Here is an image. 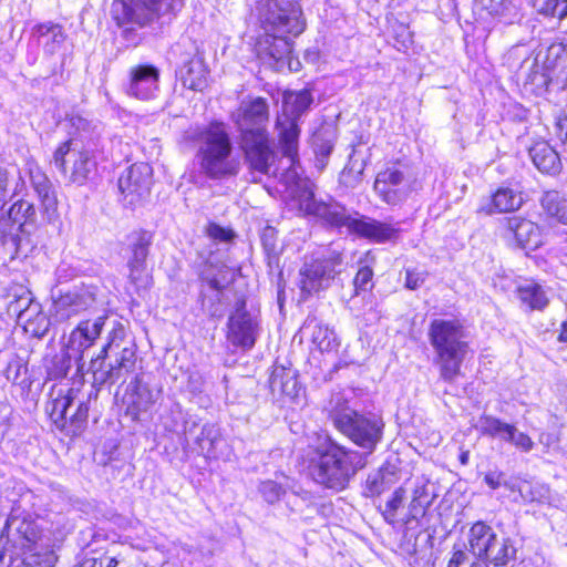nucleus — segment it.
<instances>
[{
    "instance_id": "f257e3e1",
    "label": "nucleus",
    "mask_w": 567,
    "mask_h": 567,
    "mask_svg": "<svg viewBox=\"0 0 567 567\" xmlns=\"http://www.w3.org/2000/svg\"><path fill=\"white\" fill-rule=\"evenodd\" d=\"M300 130L293 122L282 126L279 133V146L282 157L278 159L276 173L269 177L277 179L297 204L299 212L307 216H315L321 221L317 206L329 205V202L317 200L309 181L301 177V167L298 157V137Z\"/></svg>"
},
{
    "instance_id": "f03ea898",
    "label": "nucleus",
    "mask_w": 567,
    "mask_h": 567,
    "mask_svg": "<svg viewBox=\"0 0 567 567\" xmlns=\"http://www.w3.org/2000/svg\"><path fill=\"white\" fill-rule=\"evenodd\" d=\"M365 465V454L327 436L315 450L309 474L316 483L327 488L342 491Z\"/></svg>"
},
{
    "instance_id": "7ed1b4c3",
    "label": "nucleus",
    "mask_w": 567,
    "mask_h": 567,
    "mask_svg": "<svg viewBox=\"0 0 567 567\" xmlns=\"http://www.w3.org/2000/svg\"><path fill=\"white\" fill-rule=\"evenodd\" d=\"M185 138L197 144L199 166L208 178L225 179L239 173L240 162L231 156L233 144L223 123L189 127Z\"/></svg>"
},
{
    "instance_id": "20e7f679",
    "label": "nucleus",
    "mask_w": 567,
    "mask_h": 567,
    "mask_svg": "<svg viewBox=\"0 0 567 567\" xmlns=\"http://www.w3.org/2000/svg\"><path fill=\"white\" fill-rule=\"evenodd\" d=\"M427 337L440 379L450 384L454 383L470 352L465 328L455 319H434L429 326Z\"/></svg>"
},
{
    "instance_id": "39448f33",
    "label": "nucleus",
    "mask_w": 567,
    "mask_h": 567,
    "mask_svg": "<svg viewBox=\"0 0 567 567\" xmlns=\"http://www.w3.org/2000/svg\"><path fill=\"white\" fill-rule=\"evenodd\" d=\"M333 426L365 454L374 452L383 436L384 423L372 413H360L351 409L340 394L333 395L326 408Z\"/></svg>"
},
{
    "instance_id": "423d86ee",
    "label": "nucleus",
    "mask_w": 567,
    "mask_h": 567,
    "mask_svg": "<svg viewBox=\"0 0 567 567\" xmlns=\"http://www.w3.org/2000/svg\"><path fill=\"white\" fill-rule=\"evenodd\" d=\"M317 213L321 215V223L339 230L346 229L378 244L394 240L400 229L390 223L380 221L359 213H350L346 206L336 200L329 205L317 206Z\"/></svg>"
},
{
    "instance_id": "0eeeda50",
    "label": "nucleus",
    "mask_w": 567,
    "mask_h": 567,
    "mask_svg": "<svg viewBox=\"0 0 567 567\" xmlns=\"http://www.w3.org/2000/svg\"><path fill=\"white\" fill-rule=\"evenodd\" d=\"M256 10L265 32L297 37L305 30L301 7L295 0H260Z\"/></svg>"
},
{
    "instance_id": "6e6552de",
    "label": "nucleus",
    "mask_w": 567,
    "mask_h": 567,
    "mask_svg": "<svg viewBox=\"0 0 567 567\" xmlns=\"http://www.w3.org/2000/svg\"><path fill=\"white\" fill-rule=\"evenodd\" d=\"M125 334L123 326L114 328L110 333L109 342L102 348L101 353L91 360L90 370L93 373L94 382L99 384H114L121 379H125L135 369L136 353L133 347H125L115 359L114 363L105 364V357L110 348L117 339H123Z\"/></svg>"
},
{
    "instance_id": "1a4fd4ad",
    "label": "nucleus",
    "mask_w": 567,
    "mask_h": 567,
    "mask_svg": "<svg viewBox=\"0 0 567 567\" xmlns=\"http://www.w3.org/2000/svg\"><path fill=\"white\" fill-rule=\"evenodd\" d=\"M175 0H114L112 16L121 28L144 27L174 8Z\"/></svg>"
},
{
    "instance_id": "9d476101",
    "label": "nucleus",
    "mask_w": 567,
    "mask_h": 567,
    "mask_svg": "<svg viewBox=\"0 0 567 567\" xmlns=\"http://www.w3.org/2000/svg\"><path fill=\"white\" fill-rule=\"evenodd\" d=\"M240 148L244 154L245 164L252 175V182H260L261 176L269 177L276 173L275 166L280 158L275 151L269 134H246L240 137Z\"/></svg>"
},
{
    "instance_id": "9b49d317",
    "label": "nucleus",
    "mask_w": 567,
    "mask_h": 567,
    "mask_svg": "<svg viewBox=\"0 0 567 567\" xmlns=\"http://www.w3.org/2000/svg\"><path fill=\"white\" fill-rule=\"evenodd\" d=\"M53 163L70 182L84 184L95 172L96 162L87 150L73 141L62 143L53 154Z\"/></svg>"
},
{
    "instance_id": "f8f14e48",
    "label": "nucleus",
    "mask_w": 567,
    "mask_h": 567,
    "mask_svg": "<svg viewBox=\"0 0 567 567\" xmlns=\"http://www.w3.org/2000/svg\"><path fill=\"white\" fill-rule=\"evenodd\" d=\"M415 178L406 166L394 164L379 172L374 190L382 202L391 206L403 204L414 189Z\"/></svg>"
},
{
    "instance_id": "ddd939ff",
    "label": "nucleus",
    "mask_w": 567,
    "mask_h": 567,
    "mask_svg": "<svg viewBox=\"0 0 567 567\" xmlns=\"http://www.w3.org/2000/svg\"><path fill=\"white\" fill-rule=\"evenodd\" d=\"M342 256L336 250L327 251L322 258L306 262L300 269L299 287L303 295H311L327 289L336 275L340 272Z\"/></svg>"
},
{
    "instance_id": "4468645a",
    "label": "nucleus",
    "mask_w": 567,
    "mask_h": 567,
    "mask_svg": "<svg viewBox=\"0 0 567 567\" xmlns=\"http://www.w3.org/2000/svg\"><path fill=\"white\" fill-rule=\"evenodd\" d=\"M96 303L94 287H79L69 290L53 300L52 316L56 321H66L84 311L91 310Z\"/></svg>"
},
{
    "instance_id": "2eb2a0df",
    "label": "nucleus",
    "mask_w": 567,
    "mask_h": 567,
    "mask_svg": "<svg viewBox=\"0 0 567 567\" xmlns=\"http://www.w3.org/2000/svg\"><path fill=\"white\" fill-rule=\"evenodd\" d=\"M152 167L147 163L131 165L118 178V188L128 205H136L151 190Z\"/></svg>"
},
{
    "instance_id": "dca6fc26",
    "label": "nucleus",
    "mask_w": 567,
    "mask_h": 567,
    "mask_svg": "<svg viewBox=\"0 0 567 567\" xmlns=\"http://www.w3.org/2000/svg\"><path fill=\"white\" fill-rule=\"evenodd\" d=\"M478 430L483 435L499 439L523 453H529L535 446L528 434L519 431L514 424L506 423L492 415L481 416Z\"/></svg>"
},
{
    "instance_id": "f3484780",
    "label": "nucleus",
    "mask_w": 567,
    "mask_h": 567,
    "mask_svg": "<svg viewBox=\"0 0 567 567\" xmlns=\"http://www.w3.org/2000/svg\"><path fill=\"white\" fill-rule=\"evenodd\" d=\"M245 308V300L236 303V309L228 319L227 339L235 347L251 349L256 342L258 323Z\"/></svg>"
},
{
    "instance_id": "a211bd4d",
    "label": "nucleus",
    "mask_w": 567,
    "mask_h": 567,
    "mask_svg": "<svg viewBox=\"0 0 567 567\" xmlns=\"http://www.w3.org/2000/svg\"><path fill=\"white\" fill-rule=\"evenodd\" d=\"M234 280V274L220 270L218 276L206 280V287L202 290V307L213 318H221L228 305L225 289Z\"/></svg>"
},
{
    "instance_id": "6ab92c4d",
    "label": "nucleus",
    "mask_w": 567,
    "mask_h": 567,
    "mask_svg": "<svg viewBox=\"0 0 567 567\" xmlns=\"http://www.w3.org/2000/svg\"><path fill=\"white\" fill-rule=\"evenodd\" d=\"M7 543L16 554L32 551L41 539V529L38 524L28 518L10 517L6 524Z\"/></svg>"
},
{
    "instance_id": "aec40b11",
    "label": "nucleus",
    "mask_w": 567,
    "mask_h": 567,
    "mask_svg": "<svg viewBox=\"0 0 567 567\" xmlns=\"http://www.w3.org/2000/svg\"><path fill=\"white\" fill-rule=\"evenodd\" d=\"M159 71L151 64L134 65L128 71L126 92L130 96L147 101L156 97L158 92Z\"/></svg>"
},
{
    "instance_id": "412c9836",
    "label": "nucleus",
    "mask_w": 567,
    "mask_h": 567,
    "mask_svg": "<svg viewBox=\"0 0 567 567\" xmlns=\"http://www.w3.org/2000/svg\"><path fill=\"white\" fill-rule=\"evenodd\" d=\"M269 120L268 104L262 97L243 102L237 120L240 137L246 134H266Z\"/></svg>"
},
{
    "instance_id": "4be33fe9",
    "label": "nucleus",
    "mask_w": 567,
    "mask_h": 567,
    "mask_svg": "<svg viewBox=\"0 0 567 567\" xmlns=\"http://www.w3.org/2000/svg\"><path fill=\"white\" fill-rule=\"evenodd\" d=\"M157 398L158 391H153L140 377H135L127 385L123 398L126 413L133 420H137L141 413L147 412L154 405Z\"/></svg>"
},
{
    "instance_id": "5701e85b",
    "label": "nucleus",
    "mask_w": 567,
    "mask_h": 567,
    "mask_svg": "<svg viewBox=\"0 0 567 567\" xmlns=\"http://www.w3.org/2000/svg\"><path fill=\"white\" fill-rule=\"evenodd\" d=\"M506 237H514L524 249L535 250L543 245V236L537 224L519 216L504 219Z\"/></svg>"
},
{
    "instance_id": "b1692460",
    "label": "nucleus",
    "mask_w": 567,
    "mask_h": 567,
    "mask_svg": "<svg viewBox=\"0 0 567 567\" xmlns=\"http://www.w3.org/2000/svg\"><path fill=\"white\" fill-rule=\"evenodd\" d=\"M105 321L106 316H100L94 320L81 321L70 334L69 351L76 353L79 355L78 359H83L84 351L91 348L101 336Z\"/></svg>"
},
{
    "instance_id": "393cba45",
    "label": "nucleus",
    "mask_w": 567,
    "mask_h": 567,
    "mask_svg": "<svg viewBox=\"0 0 567 567\" xmlns=\"http://www.w3.org/2000/svg\"><path fill=\"white\" fill-rule=\"evenodd\" d=\"M257 52L260 56H269L280 66L287 63L290 70L293 69L292 42L287 38V34L265 32L264 38L257 44Z\"/></svg>"
},
{
    "instance_id": "a878e982",
    "label": "nucleus",
    "mask_w": 567,
    "mask_h": 567,
    "mask_svg": "<svg viewBox=\"0 0 567 567\" xmlns=\"http://www.w3.org/2000/svg\"><path fill=\"white\" fill-rule=\"evenodd\" d=\"M302 330L310 333L312 344L326 353H337L340 348V340L333 328L318 321L316 318H308Z\"/></svg>"
},
{
    "instance_id": "bb28decb",
    "label": "nucleus",
    "mask_w": 567,
    "mask_h": 567,
    "mask_svg": "<svg viewBox=\"0 0 567 567\" xmlns=\"http://www.w3.org/2000/svg\"><path fill=\"white\" fill-rule=\"evenodd\" d=\"M529 157L535 167L548 175H557L561 171V161L556 152L546 141L535 142L529 147Z\"/></svg>"
},
{
    "instance_id": "cd10ccee",
    "label": "nucleus",
    "mask_w": 567,
    "mask_h": 567,
    "mask_svg": "<svg viewBox=\"0 0 567 567\" xmlns=\"http://www.w3.org/2000/svg\"><path fill=\"white\" fill-rule=\"evenodd\" d=\"M497 535L494 529L484 522H476L468 530L467 542L470 551L477 558H483L496 542Z\"/></svg>"
},
{
    "instance_id": "c85d7f7f",
    "label": "nucleus",
    "mask_w": 567,
    "mask_h": 567,
    "mask_svg": "<svg viewBox=\"0 0 567 567\" xmlns=\"http://www.w3.org/2000/svg\"><path fill=\"white\" fill-rule=\"evenodd\" d=\"M269 386L274 394L296 398L299 392L297 372L290 367L275 364L269 378Z\"/></svg>"
},
{
    "instance_id": "c756f323",
    "label": "nucleus",
    "mask_w": 567,
    "mask_h": 567,
    "mask_svg": "<svg viewBox=\"0 0 567 567\" xmlns=\"http://www.w3.org/2000/svg\"><path fill=\"white\" fill-rule=\"evenodd\" d=\"M183 86L193 91H203L207 86L208 70L200 56H194L178 72Z\"/></svg>"
},
{
    "instance_id": "7c9ffc66",
    "label": "nucleus",
    "mask_w": 567,
    "mask_h": 567,
    "mask_svg": "<svg viewBox=\"0 0 567 567\" xmlns=\"http://www.w3.org/2000/svg\"><path fill=\"white\" fill-rule=\"evenodd\" d=\"M522 205L523 197L520 193L508 187H502L493 194L491 202L487 205L482 206L480 210L487 215H492L514 212L519 209Z\"/></svg>"
},
{
    "instance_id": "2f4dec72",
    "label": "nucleus",
    "mask_w": 567,
    "mask_h": 567,
    "mask_svg": "<svg viewBox=\"0 0 567 567\" xmlns=\"http://www.w3.org/2000/svg\"><path fill=\"white\" fill-rule=\"evenodd\" d=\"M6 214L20 228L22 235L29 237L37 229V212L34 205L29 200H17Z\"/></svg>"
},
{
    "instance_id": "473e14b6",
    "label": "nucleus",
    "mask_w": 567,
    "mask_h": 567,
    "mask_svg": "<svg viewBox=\"0 0 567 567\" xmlns=\"http://www.w3.org/2000/svg\"><path fill=\"white\" fill-rule=\"evenodd\" d=\"M223 442L220 429L216 424H204L200 433L195 440L198 453L207 458L219 456L218 446Z\"/></svg>"
},
{
    "instance_id": "72a5a7b5",
    "label": "nucleus",
    "mask_w": 567,
    "mask_h": 567,
    "mask_svg": "<svg viewBox=\"0 0 567 567\" xmlns=\"http://www.w3.org/2000/svg\"><path fill=\"white\" fill-rule=\"evenodd\" d=\"M24 329V331L32 337H43L50 326V320L47 315L42 311L41 305H32L31 308L22 315V318L18 321Z\"/></svg>"
},
{
    "instance_id": "f704fd0d",
    "label": "nucleus",
    "mask_w": 567,
    "mask_h": 567,
    "mask_svg": "<svg viewBox=\"0 0 567 567\" xmlns=\"http://www.w3.org/2000/svg\"><path fill=\"white\" fill-rule=\"evenodd\" d=\"M312 96L310 91L302 90L297 93H290L285 96V109L290 113L292 118H288L286 122H278L279 132L282 126H287L289 122H293L296 125V118L301 116L311 105Z\"/></svg>"
},
{
    "instance_id": "c9c22d12",
    "label": "nucleus",
    "mask_w": 567,
    "mask_h": 567,
    "mask_svg": "<svg viewBox=\"0 0 567 567\" xmlns=\"http://www.w3.org/2000/svg\"><path fill=\"white\" fill-rule=\"evenodd\" d=\"M76 394L78 390L71 388L65 393L59 392L58 396L51 401L50 417L58 426H66L69 422L68 411L74 403Z\"/></svg>"
},
{
    "instance_id": "e433bc0d",
    "label": "nucleus",
    "mask_w": 567,
    "mask_h": 567,
    "mask_svg": "<svg viewBox=\"0 0 567 567\" xmlns=\"http://www.w3.org/2000/svg\"><path fill=\"white\" fill-rule=\"evenodd\" d=\"M22 231L6 213L0 215V244L12 255H18L22 241Z\"/></svg>"
},
{
    "instance_id": "4c0bfd02",
    "label": "nucleus",
    "mask_w": 567,
    "mask_h": 567,
    "mask_svg": "<svg viewBox=\"0 0 567 567\" xmlns=\"http://www.w3.org/2000/svg\"><path fill=\"white\" fill-rule=\"evenodd\" d=\"M519 300L526 305L530 310H543L547 303L548 298L543 287L534 281H527L517 288Z\"/></svg>"
},
{
    "instance_id": "58836bf2",
    "label": "nucleus",
    "mask_w": 567,
    "mask_h": 567,
    "mask_svg": "<svg viewBox=\"0 0 567 567\" xmlns=\"http://www.w3.org/2000/svg\"><path fill=\"white\" fill-rule=\"evenodd\" d=\"M516 557V548L509 538H496L494 545L482 561L494 564L495 566H505Z\"/></svg>"
},
{
    "instance_id": "ea45409f",
    "label": "nucleus",
    "mask_w": 567,
    "mask_h": 567,
    "mask_svg": "<svg viewBox=\"0 0 567 567\" xmlns=\"http://www.w3.org/2000/svg\"><path fill=\"white\" fill-rule=\"evenodd\" d=\"M151 244L152 235L148 231L142 230L132 234L130 237L131 256L127 264L145 265Z\"/></svg>"
},
{
    "instance_id": "a19ab883",
    "label": "nucleus",
    "mask_w": 567,
    "mask_h": 567,
    "mask_svg": "<svg viewBox=\"0 0 567 567\" xmlns=\"http://www.w3.org/2000/svg\"><path fill=\"white\" fill-rule=\"evenodd\" d=\"M542 206L550 217L567 225V199L558 192H546L542 197Z\"/></svg>"
},
{
    "instance_id": "79ce46f5",
    "label": "nucleus",
    "mask_w": 567,
    "mask_h": 567,
    "mask_svg": "<svg viewBox=\"0 0 567 567\" xmlns=\"http://www.w3.org/2000/svg\"><path fill=\"white\" fill-rule=\"evenodd\" d=\"M38 33L45 40L44 49L50 54L55 53L65 40V34L62 27L59 24H40L38 27Z\"/></svg>"
},
{
    "instance_id": "37998d69",
    "label": "nucleus",
    "mask_w": 567,
    "mask_h": 567,
    "mask_svg": "<svg viewBox=\"0 0 567 567\" xmlns=\"http://www.w3.org/2000/svg\"><path fill=\"white\" fill-rule=\"evenodd\" d=\"M39 303L33 299L31 291L20 288V292H16L13 299L8 303V313L11 317H16L17 321H19L32 305Z\"/></svg>"
},
{
    "instance_id": "c03bdc74",
    "label": "nucleus",
    "mask_w": 567,
    "mask_h": 567,
    "mask_svg": "<svg viewBox=\"0 0 567 567\" xmlns=\"http://www.w3.org/2000/svg\"><path fill=\"white\" fill-rule=\"evenodd\" d=\"M127 268L128 281L134 287L136 293L141 295L142 291H146L152 284V278L146 272L145 265L127 264Z\"/></svg>"
},
{
    "instance_id": "a18cd8bd",
    "label": "nucleus",
    "mask_w": 567,
    "mask_h": 567,
    "mask_svg": "<svg viewBox=\"0 0 567 567\" xmlns=\"http://www.w3.org/2000/svg\"><path fill=\"white\" fill-rule=\"evenodd\" d=\"M33 189L43 206L44 213L49 218H51L56 210L58 200L50 179L45 181L39 186L35 185Z\"/></svg>"
},
{
    "instance_id": "49530a36",
    "label": "nucleus",
    "mask_w": 567,
    "mask_h": 567,
    "mask_svg": "<svg viewBox=\"0 0 567 567\" xmlns=\"http://www.w3.org/2000/svg\"><path fill=\"white\" fill-rule=\"evenodd\" d=\"M534 6L544 16L559 20L567 17V0H534Z\"/></svg>"
},
{
    "instance_id": "de8ad7c7",
    "label": "nucleus",
    "mask_w": 567,
    "mask_h": 567,
    "mask_svg": "<svg viewBox=\"0 0 567 567\" xmlns=\"http://www.w3.org/2000/svg\"><path fill=\"white\" fill-rule=\"evenodd\" d=\"M404 494L405 491L402 487H399L393 492L391 498L385 503L382 515L388 523H395L396 512L403 504Z\"/></svg>"
},
{
    "instance_id": "09e8293b",
    "label": "nucleus",
    "mask_w": 567,
    "mask_h": 567,
    "mask_svg": "<svg viewBox=\"0 0 567 567\" xmlns=\"http://www.w3.org/2000/svg\"><path fill=\"white\" fill-rule=\"evenodd\" d=\"M259 493L268 504L277 503L286 493V489L275 481H264L259 484Z\"/></svg>"
},
{
    "instance_id": "8fccbe9b",
    "label": "nucleus",
    "mask_w": 567,
    "mask_h": 567,
    "mask_svg": "<svg viewBox=\"0 0 567 567\" xmlns=\"http://www.w3.org/2000/svg\"><path fill=\"white\" fill-rule=\"evenodd\" d=\"M91 398V393L87 396L86 401L79 400L78 408L74 413H72L69 417V422L71 425V431L76 433L83 429L86 423L87 414H89V401Z\"/></svg>"
},
{
    "instance_id": "3c124183",
    "label": "nucleus",
    "mask_w": 567,
    "mask_h": 567,
    "mask_svg": "<svg viewBox=\"0 0 567 567\" xmlns=\"http://www.w3.org/2000/svg\"><path fill=\"white\" fill-rule=\"evenodd\" d=\"M74 359L76 362H80L82 359H76L79 355L73 351H66V353L61 358H55L53 361V368L50 371V375L54 379L64 378L68 374V371L71 367V359Z\"/></svg>"
},
{
    "instance_id": "603ef678",
    "label": "nucleus",
    "mask_w": 567,
    "mask_h": 567,
    "mask_svg": "<svg viewBox=\"0 0 567 567\" xmlns=\"http://www.w3.org/2000/svg\"><path fill=\"white\" fill-rule=\"evenodd\" d=\"M527 82L534 85L537 93L542 94L548 91L550 78L547 72L534 64V70L528 74Z\"/></svg>"
},
{
    "instance_id": "864d4df0",
    "label": "nucleus",
    "mask_w": 567,
    "mask_h": 567,
    "mask_svg": "<svg viewBox=\"0 0 567 567\" xmlns=\"http://www.w3.org/2000/svg\"><path fill=\"white\" fill-rule=\"evenodd\" d=\"M390 488L385 472H377L368 476L367 489L371 495H380Z\"/></svg>"
},
{
    "instance_id": "5fc2aeb1",
    "label": "nucleus",
    "mask_w": 567,
    "mask_h": 567,
    "mask_svg": "<svg viewBox=\"0 0 567 567\" xmlns=\"http://www.w3.org/2000/svg\"><path fill=\"white\" fill-rule=\"evenodd\" d=\"M430 505L431 501H424V498L420 499L412 496V499L409 504L405 523L409 524L412 520L419 522L420 518L425 515Z\"/></svg>"
},
{
    "instance_id": "6e6d98bb",
    "label": "nucleus",
    "mask_w": 567,
    "mask_h": 567,
    "mask_svg": "<svg viewBox=\"0 0 567 567\" xmlns=\"http://www.w3.org/2000/svg\"><path fill=\"white\" fill-rule=\"evenodd\" d=\"M372 278L373 270L368 266L361 267L353 279L355 292L370 290L373 287Z\"/></svg>"
},
{
    "instance_id": "4d7b16f0",
    "label": "nucleus",
    "mask_w": 567,
    "mask_h": 567,
    "mask_svg": "<svg viewBox=\"0 0 567 567\" xmlns=\"http://www.w3.org/2000/svg\"><path fill=\"white\" fill-rule=\"evenodd\" d=\"M206 234L208 237L219 243H229L235 238L233 229L221 227L216 223H209L207 225Z\"/></svg>"
},
{
    "instance_id": "13d9d810",
    "label": "nucleus",
    "mask_w": 567,
    "mask_h": 567,
    "mask_svg": "<svg viewBox=\"0 0 567 567\" xmlns=\"http://www.w3.org/2000/svg\"><path fill=\"white\" fill-rule=\"evenodd\" d=\"M425 277V272L408 268L405 270V287L410 290H415L423 285Z\"/></svg>"
},
{
    "instance_id": "bf43d9fd",
    "label": "nucleus",
    "mask_w": 567,
    "mask_h": 567,
    "mask_svg": "<svg viewBox=\"0 0 567 567\" xmlns=\"http://www.w3.org/2000/svg\"><path fill=\"white\" fill-rule=\"evenodd\" d=\"M554 134L563 143H567V115L559 113L555 117Z\"/></svg>"
},
{
    "instance_id": "052dcab7",
    "label": "nucleus",
    "mask_w": 567,
    "mask_h": 567,
    "mask_svg": "<svg viewBox=\"0 0 567 567\" xmlns=\"http://www.w3.org/2000/svg\"><path fill=\"white\" fill-rule=\"evenodd\" d=\"M517 492L525 502H535L540 498V493L529 482H523L518 485Z\"/></svg>"
},
{
    "instance_id": "680f3d73",
    "label": "nucleus",
    "mask_w": 567,
    "mask_h": 567,
    "mask_svg": "<svg viewBox=\"0 0 567 567\" xmlns=\"http://www.w3.org/2000/svg\"><path fill=\"white\" fill-rule=\"evenodd\" d=\"M504 473L498 471L488 472L484 476V482L492 488L496 489L503 484Z\"/></svg>"
},
{
    "instance_id": "e2e57ef3",
    "label": "nucleus",
    "mask_w": 567,
    "mask_h": 567,
    "mask_svg": "<svg viewBox=\"0 0 567 567\" xmlns=\"http://www.w3.org/2000/svg\"><path fill=\"white\" fill-rule=\"evenodd\" d=\"M21 368L22 364L19 363L18 361L10 362L6 371L7 379L11 382H17L20 377Z\"/></svg>"
},
{
    "instance_id": "0e129e2a",
    "label": "nucleus",
    "mask_w": 567,
    "mask_h": 567,
    "mask_svg": "<svg viewBox=\"0 0 567 567\" xmlns=\"http://www.w3.org/2000/svg\"><path fill=\"white\" fill-rule=\"evenodd\" d=\"M412 496L415 498H424V501L432 502V496L429 493L427 484H425L424 482H420L419 484L415 485Z\"/></svg>"
},
{
    "instance_id": "69168bd1",
    "label": "nucleus",
    "mask_w": 567,
    "mask_h": 567,
    "mask_svg": "<svg viewBox=\"0 0 567 567\" xmlns=\"http://www.w3.org/2000/svg\"><path fill=\"white\" fill-rule=\"evenodd\" d=\"M8 173L0 168V208L2 207L8 193Z\"/></svg>"
},
{
    "instance_id": "338daca9",
    "label": "nucleus",
    "mask_w": 567,
    "mask_h": 567,
    "mask_svg": "<svg viewBox=\"0 0 567 567\" xmlns=\"http://www.w3.org/2000/svg\"><path fill=\"white\" fill-rule=\"evenodd\" d=\"M30 179L32 186L34 187L35 185L39 186L40 184L44 183L49 178L44 173L40 171V168L35 167L30 169Z\"/></svg>"
},
{
    "instance_id": "774afa93",
    "label": "nucleus",
    "mask_w": 567,
    "mask_h": 567,
    "mask_svg": "<svg viewBox=\"0 0 567 567\" xmlns=\"http://www.w3.org/2000/svg\"><path fill=\"white\" fill-rule=\"evenodd\" d=\"M332 151V145L329 143H322L321 145L316 146V154L322 158H327Z\"/></svg>"
}]
</instances>
